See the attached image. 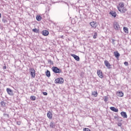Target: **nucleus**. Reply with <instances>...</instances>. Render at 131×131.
Instances as JSON below:
<instances>
[{"instance_id": "obj_1", "label": "nucleus", "mask_w": 131, "mask_h": 131, "mask_svg": "<svg viewBox=\"0 0 131 131\" xmlns=\"http://www.w3.org/2000/svg\"><path fill=\"white\" fill-rule=\"evenodd\" d=\"M54 82L56 84H62L64 83V79L62 77L58 78L55 80Z\"/></svg>"}, {"instance_id": "obj_2", "label": "nucleus", "mask_w": 131, "mask_h": 131, "mask_svg": "<svg viewBox=\"0 0 131 131\" xmlns=\"http://www.w3.org/2000/svg\"><path fill=\"white\" fill-rule=\"evenodd\" d=\"M52 70L54 73H62V70L58 68L57 67H53Z\"/></svg>"}, {"instance_id": "obj_3", "label": "nucleus", "mask_w": 131, "mask_h": 131, "mask_svg": "<svg viewBox=\"0 0 131 131\" xmlns=\"http://www.w3.org/2000/svg\"><path fill=\"white\" fill-rule=\"evenodd\" d=\"M117 8L118 11H119V12H120L121 13H125L127 11L126 8L124 7H123L122 8H119V7L117 6Z\"/></svg>"}, {"instance_id": "obj_4", "label": "nucleus", "mask_w": 131, "mask_h": 131, "mask_svg": "<svg viewBox=\"0 0 131 131\" xmlns=\"http://www.w3.org/2000/svg\"><path fill=\"white\" fill-rule=\"evenodd\" d=\"M90 25L92 27V28H96L97 26H98V24L96 21H92L90 23Z\"/></svg>"}, {"instance_id": "obj_5", "label": "nucleus", "mask_w": 131, "mask_h": 131, "mask_svg": "<svg viewBox=\"0 0 131 131\" xmlns=\"http://www.w3.org/2000/svg\"><path fill=\"white\" fill-rule=\"evenodd\" d=\"M6 91L8 95H9L10 96H14V93L12 89L10 88H7Z\"/></svg>"}, {"instance_id": "obj_6", "label": "nucleus", "mask_w": 131, "mask_h": 131, "mask_svg": "<svg viewBox=\"0 0 131 131\" xmlns=\"http://www.w3.org/2000/svg\"><path fill=\"white\" fill-rule=\"evenodd\" d=\"M97 75L100 77V78H103L104 77V76L103 75V73L102 71L100 70H97Z\"/></svg>"}, {"instance_id": "obj_7", "label": "nucleus", "mask_w": 131, "mask_h": 131, "mask_svg": "<svg viewBox=\"0 0 131 131\" xmlns=\"http://www.w3.org/2000/svg\"><path fill=\"white\" fill-rule=\"evenodd\" d=\"M114 27L116 30H119V28H120L119 24L117 22H115L114 23Z\"/></svg>"}, {"instance_id": "obj_8", "label": "nucleus", "mask_w": 131, "mask_h": 131, "mask_svg": "<svg viewBox=\"0 0 131 131\" xmlns=\"http://www.w3.org/2000/svg\"><path fill=\"white\" fill-rule=\"evenodd\" d=\"M30 71H32L31 72V75L32 77H33V78H34V77H35V71L34 70V69H30Z\"/></svg>"}, {"instance_id": "obj_9", "label": "nucleus", "mask_w": 131, "mask_h": 131, "mask_svg": "<svg viewBox=\"0 0 131 131\" xmlns=\"http://www.w3.org/2000/svg\"><path fill=\"white\" fill-rule=\"evenodd\" d=\"M104 64L108 69H110L111 65L110 64V63H109V61L107 60L104 61Z\"/></svg>"}, {"instance_id": "obj_10", "label": "nucleus", "mask_w": 131, "mask_h": 131, "mask_svg": "<svg viewBox=\"0 0 131 131\" xmlns=\"http://www.w3.org/2000/svg\"><path fill=\"white\" fill-rule=\"evenodd\" d=\"M72 57H74V59H75V60H76V61H79L80 58H79V56L75 55V54H71Z\"/></svg>"}, {"instance_id": "obj_11", "label": "nucleus", "mask_w": 131, "mask_h": 131, "mask_svg": "<svg viewBox=\"0 0 131 131\" xmlns=\"http://www.w3.org/2000/svg\"><path fill=\"white\" fill-rule=\"evenodd\" d=\"M49 32L48 30H43L42 31V34L44 36H48L49 35Z\"/></svg>"}, {"instance_id": "obj_12", "label": "nucleus", "mask_w": 131, "mask_h": 131, "mask_svg": "<svg viewBox=\"0 0 131 131\" xmlns=\"http://www.w3.org/2000/svg\"><path fill=\"white\" fill-rule=\"evenodd\" d=\"M47 117L49 119H52V118H53V114L49 111L48 113H47Z\"/></svg>"}, {"instance_id": "obj_13", "label": "nucleus", "mask_w": 131, "mask_h": 131, "mask_svg": "<svg viewBox=\"0 0 131 131\" xmlns=\"http://www.w3.org/2000/svg\"><path fill=\"white\" fill-rule=\"evenodd\" d=\"M121 115L123 118H127V115H126V113L124 112H121Z\"/></svg>"}, {"instance_id": "obj_14", "label": "nucleus", "mask_w": 131, "mask_h": 131, "mask_svg": "<svg viewBox=\"0 0 131 131\" xmlns=\"http://www.w3.org/2000/svg\"><path fill=\"white\" fill-rule=\"evenodd\" d=\"M50 126L52 128H55L56 127V123L54 122H51Z\"/></svg>"}, {"instance_id": "obj_15", "label": "nucleus", "mask_w": 131, "mask_h": 131, "mask_svg": "<svg viewBox=\"0 0 131 131\" xmlns=\"http://www.w3.org/2000/svg\"><path fill=\"white\" fill-rule=\"evenodd\" d=\"M110 109H111L112 111H113L114 112H118V109L115 108V107H110Z\"/></svg>"}, {"instance_id": "obj_16", "label": "nucleus", "mask_w": 131, "mask_h": 131, "mask_svg": "<svg viewBox=\"0 0 131 131\" xmlns=\"http://www.w3.org/2000/svg\"><path fill=\"white\" fill-rule=\"evenodd\" d=\"M117 95L118 97H121L123 96V93H122V92L121 91H119L117 93Z\"/></svg>"}, {"instance_id": "obj_17", "label": "nucleus", "mask_w": 131, "mask_h": 131, "mask_svg": "<svg viewBox=\"0 0 131 131\" xmlns=\"http://www.w3.org/2000/svg\"><path fill=\"white\" fill-rule=\"evenodd\" d=\"M110 15H111L113 17H114V18H115V17H116V15H117V14H116V12H114V11H112L110 12Z\"/></svg>"}, {"instance_id": "obj_18", "label": "nucleus", "mask_w": 131, "mask_h": 131, "mask_svg": "<svg viewBox=\"0 0 131 131\" xmlns=\"http://www.w3.org/2000/svg\"><path fill=\"white\" fill-rule=\"evenodd\" d=\"M114 54V56H115V57H116V58H119V57H120V54L117 51L115 52Z\"/></svg>"}, {"instance_id": "obj_19", "label": "nucleus", "mask_w": 131, "mask_h": 131, "mask_svg": "<svg viewBox=\"0 0 131 131\" xmlns=\"http://www.w3.org/2000/svg\"><path fill=\"white\" fill-rule=\"evenodd\" d=\"M46 75L47 76V77H50L51 76V72L49 70H47L46 73Z\"/></svg>"}, {"instance_id": "obj_20", "label": "nucleus", "mask_w": 131, "mask_h": 131, "mask_svg": "<svg viewBox=\"0 0 131 131\" xmlns=\"http://www.w3.org/2000/svg\"><path fill=\"white\" fill-rule=\"evenodd\" d=\"M36 19L37 20V21H40L42 19L41 16H40V15H37L36 16Z\"/></svg>"}, {"instance_id": "obj_21", "label": "nucleus", "mask_w": 131, "mask_h": 131, "mask_svg": "<svg viewBox=\"0 0 131 131\" xmlns=\"http://www.w3.org/2000/svg\"><path fill=\"white\" fill-rule=\"evenodd\" d=\"M119 5L120 6V9H122L124 7V3L123 2L120 3Z\"/></svg>"}, {"instance_id": "obj_22", "label": "nucleus", "mask_w": 131, "mask_h": 131, "mask_svg": "<svg viewBox=\"0 0 131 131\" xmlns=\"http://www.w3.org/2000/svg\"><path fill=\"white\" fill-rule=\"evenodd\" d=\"M123 31L125 32V33H128V29L127 28L124 27Z\"/></svg>"}, {"instance_id": "obj_23", "label": "nucleus", "mask_w": 131, "mask_h": 131, "mask_svg": "<svg viewBox=\"0 0 131 131\" xmlns=\"http://www.w3.org/2000/svg\"><path fill=\"white\" fill-rule=\"evenodd\" d=\"M92 94L93 96H94L95 97H97L98 96V92L96 91H94L92 92Z\"/></svg>"}, {"instance_id": "obj_24", "label": "nucleus", "mask_w": 131, "mask_h": 131, "mask_svg": "<svg viewBox=\"0 0 131 131\" xmlns=\"http://www.w3.org/2000/svg\"><path fill=\"white\" fill-rule=\"evenodd\" d=\"M30 99L32 101H35V100L36 99V97H35V96H32L30 97Z\"/></svg>"}, {"instance_id": "obj_25", "label": "nucleus", "mask_w": 131, "mask_h": 131, "mask_svg": "<svg viewBox=\"0 0 131 131\" xmlns=\"http://www.w3.org/2000/svg\"><path fill=\"white\" fill-rule=\"evenodd\" d=\"M1 106L2 107H6V102H5L4 101H2L1 102Z\"/></svg>"}, {"instance_id": "obj_26", "label": "nucleus", "mask_w": 131, "mask_h": 131, "mask_svg": "<svg viewBox=\"0 0 131 131\" xmlns=\"http://www.w3.org/2000/svg\"><path fill=\"white\" fill-rule=\"evenodd\" d=\"M97 36H98V34H97V32H95L94 35H93V37L94 39L97 38Z\"/></svg>"}, {"instance_id": "obj_27", "label": "nucleus", "mask_w": 131, "mask_h": 131, "mask_svg": "<svg viewBox=\"0 0 131 131\" xmlns=\"http://www.w3.org/2000/svg\"><path fill=\"white\" fill-rule=\"evenodd\" d=\"M48 62L49 64H51V65H53L54 64V62L52 61L51 59H48Z\"/></svg>"}, {"instance_id": "obj_28", "label": "nucleus", "mask_w": 131, "mask_h": 131, "mask_svg": "<svg viewBox=\"0 0 131 131\" xmlns=\"http://www.w3.org/2000/svg\"><path fill=\"white\" fill-rule=\"evenodd\" d=\"M109 98L107 96H104V102H107Z\"/></svg>"}, {"instance_id": "obj_29", "label": "nucleus", "mask_w": 131, "mask_h": 131, "mask_svg": "<svg viewBox=\"0 0 131 131\" xmlns=\"http://www.w3.org/2000/svg\"><path fill=\"white\" fill-rule=\"evenodd\" d=\"M32 31H33L34 32H35L36 33H38V30H37L36 28L33 29L32 30Z\"/></svg>"}, {"instance_id": "obj_30", "label": "nucleus", "mask_w": 131, "mask_h": 131, "mask_svg": "<svg viewBox=\"0 0 131 131\" xmlns=\"http://www.w3.org/2000/svg\"><path fill=\"white\" fill-rule=\"evenodd\" d=\"M4 116H5V117H7V118H9V114H4Z\"/></svg>"}, {"instance_id": "obj_31", "label": "nucleus", "mask_w": 131, "mask_h": 131, "mask_svg": "<svg viewBox=\"0 0 131 131\" xmlns=\"http://www.w3.org/2000/svg\"><path fill=\"white\" fill-rule=\"evenodd\" d=\"M125 66H128V62L127 61H125L124 63Z\"/></svg>"}, {"instance_id": "obj_32", "label": "nucleus", "mask_w": 131, "mask_h": 131, "mask_svg": "<svg viewBox=\"0 0 131 131\" xmlns=\"http://www.w3.org/2000/svg\"><path fill=\"white\" fill-rule=\"evenodd\" d=\"M112 40L113 45H115V43L114 42V41H116V40L114 39H112Z\"/></svg>"}, {"instance_id": "obj_33", "label": "nucleus", "mask_w": 131, "mask_h": 131, "mask_svg": "<svg viewBox=\"0 0 131 131\" xmlns=\"http://www.w3.org/2000/svg\"><path fill=\"white\" fill-rule=\"evenodd\" d=\"M16 124H17V125H20L21 124V122L20 121L16 122Z\"/></svg>"}, {"instance_id": "obj_34", "label": "nucleus", "mask_w": 131, "mask_h": 131, "mask_svg": "<svg viewBox=\"0 0 131 131\" xmlns=\"http://www.w3.org/2000/svg\"><path fill=\"white\" fill-rule=\"evenodd\" d=\"M2 22H3V23H6V22H7V20H6L5 19H2Z\"/></svg>"}, {"instance_id": "obj_35", "label": "nucleus", "mask_w": 131, "mask_h": 131, "mask_svg": "<svg viewBox=\"0 0 131 131\" xmlns=\"http://www.w3.org/2000/svg\"><path fill=\"white\" fill-rule=\"evenodd\" d=\"M43 95H44V96H48V93H47V92H43Z\"/></svg>"}, {"instance_id": "obj_36", "label": "nucleus", "mask_w": 131, "mask_h": 131, "mask_svg": "<svg viewBox=\"0 0 131 131\" xmlns=\"http://www.w3.org/2000/svg\"><path fill=\"white\" fill-rule=\"evenodd\" d=\"M121 125H122L121 123H118V126H121Z\"/></svg>"}, {"instance_id": "obj_37", "label": "nucleus", "mask_w": 131, "mask_h": 131, "mask_svg": "<svg viewBox=\"0 0 131 131\" xmlns=\"http://www.w3.org/2000/svg\"><path fill=\"white\" fill-rule=\"evenodd\" d=\"M3 69H4V70L7 69V67L6 66L3 67Z\"/></svg>"}, {"instance_id": "obj_38", "label": "nucleus", "mask_w": 131, "mask_h": 131, "mask_svg": "<svg viewBox=\"0 0 131 131\" xmlns=\"http://www.w3.org/2000/svg\"><path fill=\"white\" fill-rule=\"evenodd\" d=\"M0 18H2V13H0Z\"/></svg>"}]
</instances>
